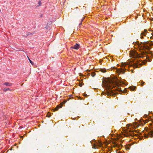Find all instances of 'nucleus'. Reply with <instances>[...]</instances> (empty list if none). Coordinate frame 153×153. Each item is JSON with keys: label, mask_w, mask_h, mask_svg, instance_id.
I'll use <instances>...</instances> for the list:
<instances>
[{"label": "nucleus", "mask_w": 153, "mask_h": 153, "mask_svg": "<svg viewBox=\"0 0 153 153\" xmlns=\"http://www.w3.org/2000/svg\"><path fill=\"white\" fill-rule=\"evenodd\" d=\"M124 84L118 79H112L108 78L103 82V85L105 87L106 95L112 96H115L117 93L116 91H122L119 85Z\"/></svg>", "instance_id": "f257e3e1"}, {"label": "nucleus", "mask_w": 153, "mask_h": 153, "mask_svg": "<svg viewBox=\"0 0 153 153\" xmlns=\"http://www.w3.org/2000/svg\"><path fill=\"white\" fill-rule=\"evenodd\" d=\"M151 43V42H146L141 44H140L138 42H134L135 48L141 51L140 53L142 55H140L135 51H131L130 53V56L132 58H135L142 56V55L145 54L146 52L148 53L149 51L150 50V46L152 45Z\"/></svg>", "instance_id": "f03ea898"}, {"label": "nucleus", "mask_w": 153, "mask_h": 153, "mask_svg": "<svg viewBox=\"0 0 153 153\" xmlns=\"http://www.w3.org/2000/svg\"><path fill=\"white\" fill-rule=\"evenodd\" d=\"M139 126L136 123H134L132 124H128L126 125V127L124 131L125 134H131L133 133L134 134L135 133H140V131L138 129L134 130L133 128H136Z\"/></svg>", "instance_id": "7ed1b4c3"}, {"label": "nucleus", "mask_w": 153, "mask_h": 153, "mask_svg": "<svg viewBox=\"0 0 153 153\" xmlns=\"http://www.w3.org/2000/svg\"><path fill=\"white\" fill-rule=\"evenodd\" d=\"M120 66L122 68L117 70V72L119 73L124 74L125 72V70H129V68L131 67L126 63H122Z\"/></svg>", "instance_id": "20e7f679"}, {"label": "nucleus", "mask_w": 153, "mask_h": 153, "mask_svg": "<svg viewBox=\"0 0 153 153\" xmlns=\"http://www.w3.org/2000/svg\"><path fill=\"white\" fill-rule=\"evenodd\" d=\"M120 134H114V135L116 136V137L114 138V142L113 143V147H117L119 149H120L121 147V146L119 145L118 143H117V142H118L119 141H120V140L119 139L118 136H120ZM112 135H114V134H111ZM113 135H112V136Z\"/></svg>", "instance_id": "39448f33"}, {"label": "nucleus", "mask_w": 153, "mask_h": 153, "mask_svg": "<svg viewBox=\"0 0 153 153\" xmlns=\"http://www.w3.org/2000/svg\"><path fill=\"white\" fill-rule=\"evenodd\" d=\"M136 136H137L138 138L140 140H142L143 137L145 138H147L148 137H153V134H143L144 136H142V134H135Z\"/></svg>", "instance_id": "423d86ee"}, {"label": "nucleus", "mask_w": 153, "mask_h": 153, "mask_svg": "<svg viewBox=\"0 0 153 153\" xmlns=\"http://www.w3.org/2000/svg\"><path fill=\"white\" fill-rule=\"evenodd\" d=\"M91 143L92 144L93 146V148L94 149H96L98 146H100L101 143L100 142V143H98L96 142V141L94 140L93 141H91Z\"/></svg>", "instance_id": "0eeeda50"}, {"label": "nucleus", "mask_w": 153, "mask_h": 153, "mask_svg": "<svg viewBox=\"0 0 153 153\" xmlns=\"http://www.w3.org/2000/svg\"><path fill=\"white\" fill-rule=\"evenodd\" d=\"M140 60H137V62L134 63V66L136 68H139L140 67L142 64L141 61H139Z\"/></svg>", "instance_id": "6e6552de"}, {"label": "nucleus", "mask_w": 153, "mask_h": 153, "mask_svg": "<svg viewBox=\"0 0 153 153\" xmlns=\"http://www.w3.org/2000/svg\"><path fill=\"white\" fill-rule=\"evenodd\" d=\"M148 33L147 32V30H146L145 29L144 30L143 32L141 33V35H141L140 38L141 39H143V36H146V34Z\"/></svg>", "instance_id": "1a4fd4ad"}, {"label": "nucleus", "mask_w": 153, "mask_h": 153, "mask_svg": "<svg viewBox=\"0 0 153 153\" xmlns=\"http://www.w3.org/2000/svg\"><path fill=\"white\" fill-rule=\"evenodd\" d=\"M79 45L78 44H76V45H74L73 46L71 47V48L75 49H78L79 48Z\"/></svg>", "instance_id": "9d476101"}, {"label": "nucleus", "mask_w": 153, "mask_h": 153, "mask_svg": "<svg viewBox=\"0 0 153 153\" xmlns=\"http://www.w3.org/2000/svg\"><path fill=\"white\" fill-rule=\"evenodd\" d=\"M62 105L60 104L58 105L53 110L54 111L58 110L59 108H61Z\"/></svg>", "instance_id": "9b49d317"}, {"label": "nucleus", "mask_w": 153, "mask_h": 153, "mask_svg": "<svg viewBox=\"0 0 153 153\" xmlns=\"http://www.w3.org/2000/svg\"><path fill=\"white\" fill-rule=\"evenodd\" d=\"M4 85L7 86H12V84L11 83L6 82L4 83Z\"/></svg>", "instance_id": "f8f14e48"}, {"label": "nucleus", "mask_w": 153, "mask_h": 153, "mask_svg": "<svg viewBox=\"0 0 153 153\" xmlns=\"http://www.w3.org/2000/svg\"><path fill=\"white\" fill-rule=\"evenodd\" d=\"M100 71L102 72V73H105L106 72V70L105 68H103L100 69Z\"/></svg>", "instance_id": "ddd939ff"}, {"label": "nucleus", "mask_w": 153, "mask_h": 153, "mask_svg": "<svg viewBox=\"0 0 153 153\" xmlns=\"http://www.w3.org/2000/svg\"><path fill=\"white\" fill-rule=\"evenodd\" d=\"M136 88L135 87L132 86L130 87V89L132 91H134Z\"/></svg>", "instance_id": "4468645a"}, {"label": "nucleus", "mask_w": 153, "mask_h": 153, "mask_svg": "<svg viewBox=\"0 0 153 153\" xmlns=\"http://www.w3.org/2000/svg\"><path fill=\"white\" fill-rule=\"evenodd\" d=\"M96 74L95 72H92L91 73V75L92 77H94L95 76Z\"/></svg>", "instance_id": "2eb2a0df"}, {"label": "nucleus", "mask_w": 153, "mask_h": 153, "mask_svg": "<svg viewBox=\"0 0 153 153\" xmlns=\"http://www.w3.org/2000/svg\"><path fill=\"white\" fill-rule=\"evenodd\" d=\"M51 116V113L50 112L48 113L47 114L46 116L48 117H49Z\"/></svg>", "instance_id": "dca6fc26"}, {"label": "nucleus", "mask_w": 153, "mask_h": 153, "mask_svg": "<svg viewBox=\"0 0 153 153\" xmlns=\"http://www.w3.org/2000/svg\"><path fill=\"white\" fill-rule=\"evenodd\" d=\"M8 90L11 91V90H10V89L9 88H4V91H8Z\"/></svg>", "instance_id": "f3484780"}, {"label": "nucleus", "mask_w": 153, "mask_h": 153, "mask_svg": "<svg viewBox=\"0 0 153 153\" xmlns=\"http://www.w3.org/2000/svg\"><path fill=\"white\" fill-rule=\"evenodd\" d=\"M84 85V84L82 82V83H80L79 84V86H80V87H82L83 85Z\"/></svg>", "instance_id": "a211bd4d"}, {"label": "nucleus", "mask_w": 153, "mask_h": 153, "mask_svg": "<svg viewBox=\"0 0 153 153\" xmlns=\"http://www.w3.org/2000/svg\"><path fill=\"white\" fill-rule=\"evenodd\" d=\"M149 127H152V126H153V123H149Z\"/></svg>", "instance_id": "6ab92c4d"}, {"label": "nucleus", "mask_w": 153, "mask_h": 153, "mask_svg": "<svg viewBox=\"0 0 153 153\" xmlns=\"http://www.w3.org/2000/svg\"><path fill=\"white\" fill-rule=\"evenodd\" d=\"M29 59V61H30V63L32 65H33V62L32 61H31Z\"/></svg>", "instance_id": "aec40b11"}, {"label": "nucleus", "mask_w": 153, "mask_h": 153, "mask_svg": "<svg viewBox=\"0 0 153 153\" xmlns=\"http://www.w3.org/2000/svg\"><path fill=\"white\" fill-rule=\"evenodd\" d=\"M148 122V120L146 119V120H145V121L144 122V123L145 124L146 123H147Z\"/></svg>", "instance_id": "412c9836"}, {"label": "nucleus", "mask_w": 153, "mask_h": 153, "mask_svg": "<svg viewBox=\"0 0 153 153\" xmlns=\"http://www.w3.org/2000/svg\"><path fill=\"white\" fill-rule=\"evenodd\" d=\"M116 152H117V153H121L120 152V151H118V150H116Z\"/></svg>", "instance_id": "4be33fe9"}, {"label": "nucleus", "mask_w": 153, "mask_h": 153, "mask_svg": "<svg viewBox=\"0 0 153 153\" xmlns=\"http://www.w3.org/2000/svg\"><path fill=\"white\" fill-rule=\"evenodd\" d=\"M144 82H142L141 83V84H142V85H143L144 84Z\"/></svg>", "instance_id": "5701e85b"}, {"label": "nucleus", "mask_w": 153, "mask_h": 153, "mask_svg": "<svg viewBox=\"0 0 153 153\" xmlns=\"http://www.w3.org/2000/svg\"><path fill=\"white\" fill-rule=\"evenodd\" d=\"M79 75H80V76H81L82 75V74H81V73L79 74Z\"/></svg>", "instance_id": "b1692460"}, {"label": "nucleus", "mask_w": 153, "mask_h": 153, "mask_svg": "<svg viewBox=\"0 0 153 153\" xmlns=\"http://www.w3.org/2000/svg\"><path fill=\"white\" fill-rule=\"evenodd\" d=\"M124 136H128V135H128V134H124Z\"/></svg>", "instance_id": "393cba45"}, {"label": "nucleus", "mask_w": 153, "mask_h": 153, "mask_svg": "<svg viewBox=\"0 0 153 153\" xmlns=\"http://www.w3.org/2000/svg\"><path fill=\"white\" fill-rule=\"evenodd\" d=\"M87 71H88V72H89L90 71V70H87Z\"/></svg>", "instance_id": "a878e982"}, {"label": "nucleus", "mask_w": 153, "mask_h": 153, "mask_svg": "<svg viewBox=\"0 0 153 153\" xmlns=\"http://www.w3.org/2000/svg\"><path fill=\"white\" fill-rule=\"evenodd\" d=\"M40 3H41V2L40 1H39V4H40Z\"/></svg>", "instance_id": "bb28decb"}, {"label": "nucleus", "mask_w": 153, "mask_h": 153, "mask_svg": "<svg viewBox=\"0 0 153 153\" xmlns=\"http://www.w3.org/2000/svg\"><path fill=\"white\" fill-rule=\"evenodd\" d=\"M151 34L152 36H153V32H152V33H151Z\"/></svg>", "instance_id": "cd10ccee"}, {"label": "nucleus", "mask_w": 153, "mask_h": 153, "mask_svg": "<svg viewBox=\"0 0 153 153\" xmlns=\"http://www.w3.org/2000/svg\"><path fill=\"white\" fill-rule=\"evenodd\" d=\"M127 149H130V148H127Z\"/></svg>", "instance_id": "c85d7f7f"}, {"label": "nucleus", "mask_w": 153, "mask_h": 153, "mask_svg": "<svg viewBox=\"0 0 153 153\" xmlns=\"http://www.w3.org/2000/svg\"><path fill=\"white\" fill-rule=\"evenodd\" d=\"M10 150H12V148L10 149Z\"/></svg>", "instance_id": "c756f323"}, {"label": "nucleus", "mask_w": 153, "mask_h": 153, "mask_svg": "<svg viewBox=\"0 0 153 153\" xmlns=\"http://www.w3.org/2000/svg\"><path fill=\"white\" fill-rule=\"evenodd\" d=\"M88 75H90V74H88Z\"/></svg>", "instance_id": "7c9ffc66"}]
</instances>
